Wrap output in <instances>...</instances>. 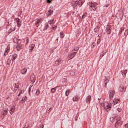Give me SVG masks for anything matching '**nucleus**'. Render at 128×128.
<instances>
[{
  "instance_id": "nucleus-1",
  "label": "nucleus",
  "mask_w": 128,
  "mask_h": 128,
  "mask_svg": "<svg viewBox=\"0 0 128 128\" xmlns=\"http://www.w3.org/2000/svg\"><path fill=\"white\" fill-rule=\"evenodd\" d=\"M88 6H89L90 10L92 12L96 10V6H98V4L96 2L92 3V2H90L88 3Z\"/></svg>"
},
{
  "instance_id": "nucleus-2",
  "label": "nucleus",
  "mask_w": 128,
  "mask_h": 128,
  "mask_svg": "<svg viewBox=\"0 0 128 128\" xmlns=\"http://www.w3.org/2000/svg\"><path fill=\"white\" fill-rule=\"evenodd\" d=\"M116 122L114 124V128H118L119 126H122V117L118 116L117 118H116Z\"/></svg>"
},
{
  "instance_id": "nucleus-3",
  "label": "nucleus",
  "mask_w": 128,
  "mask_h": 128,
  "mask_svg": "<svg viewBox=\"0 0 128 128\" xmlns=\"http://www.w3.org/2000/svg\"><path fill=\"white\" fill-rule=\"evenodd\" d=\"M78 4L79 6H82V0H79L78 1L76 2H72V6L74 8H76V6H78Z\"/></svg>"
},
{
  "instance_id": "nucleus-4",
  "label": "nucleus",
  "mask_w": 128,
  "mask_h": 128,
  "mask_svg": "<svg viewBox=\"0 0 128 128\" xmlns=\"http://www.w3.org/2000/svg\"><path fill=\"white\" fill-rule=\"evenodd\" d=\"M108 94L110 100H112L116 94V91H114V90H109Z\"/></svg>"
},
{
  "instance_id": "nucleus-5",
  "label": "nucleus",
  "mask_w": 128,
  "mask_h": 128,
  "mask_svg": "<svg viewBox=\"0 0 128 128\" xmlns=\"http://www.w3.org/2000/svg\"><path fill=\"white\" fill-rule=\"evenodd\" d=\"M106 32L107 34H110V32H112V26L110 25H107Z\"/></svg>"
},
{
  "instance_id": "nucleus-6",
  "label": "nucleus",
  "mask_w": 128,
  "mask_h": 128,
  "mask_svg": "<svg viewBox=\"0 0 128 128\" xmlns=\"http://www.w3.org/2000/svg\"><path fill=\"white\" fill-rule=\"evenodd\" d=\"M76 53L72 52V53H70L68 54V60H72V58H74V56H76Z\"/></svg>"
},
{
  "instance_id": "nucleus-7",
  "label": "nucleus",
  "mask_w": 128,
  "mask_h": 128,
  "mask_svg": "<svg viewBox=\"0 0 128 128\" xmlns=\"http://www.w3.org/2000/svg\"><path fill=\"white\" fill-rule=\"evenodd\" d=\"M42 22V18L37 19L35 22V26H36L38 28V26H40V24Z\"/></svg>"
},
{
  "instance_id": "nucleus-8",
  "label": "nucleus",
  "mask_w": 128,
  "mask_h": 128,
  "mask_svg": "<svg viewBox=\"0 0 128 128\" xmlns=\"http://www.w3.org/2000/svg\"><path fill=\"white\" fill-rule=\"evenodd\" d=\"M120 100L118 99H114V100L112 102L113 106L116 104H120Z\"/></svg>"
},
{
  "instance_id": "nucleus-9",
  "label": "nucleus",
  "mask_w": 128,
  "mask_h": 128,
  "mask_svg": "<svg viewBox=\"0 0 128 128\" xmlns=\"http://www.w3.org/2000/svg\"><path fill=\"white\" fill-rule=\"evenodd\" d=\"M53 12H54V10H52V9H50L46 13L47 16H52Z\"/></svg>"
},
{
  "instance_id": "nucleus-10",
  "label": "nucleus",
  "mask_w": 128,
  "mask_h": 128,
  "mask_svg": "<svg viewBox=\"0 0 128 128\" xmlns=\"http://www.w3.org/2000/svg\"><path fill=\"white\" fill-rule=\"evenodd\" d=\"M16 22H17L18 28H20L22 26V22L19 18L16 19Z\"/></svg>"
},
{
  "instance_id": "nucleus-11",
  "label": "nucleus",
  "mask_w": 128,
  "mask_h": 128,
  "mask_svg": "<svg viewBox=\"0 0 128 128\" xmlns=\"http://www.w3.org/2000/svg\"><path fill=\"white\" fill-rule=\"evenodd\" d=\"M10 46H8L7 48L5 50V52L4 53V56H7L8 54V52H10Z\"/></svg>"
},
{
  "instance_id": "nucleus-12",
  "label": "nucleus",
  "mask_w": 128,
  "mask_h": 128,
  "mask_svg": "<svg viewBox=\"0 0 128 128\" xmlns=\"http://www.w3.org/2000/svg\"><path fill=\"white\" fill-rule=\"evenodd\" d=\"M72 100L74 102H78L80 100V96H74L73 97Z\"/></svg>"
},
{
  "instance_id": "nucleus-13",
  "label": "nucleus",
  "mask_w": 128,
  "mask_h": 128,
  "mask_svg": "<svg viewBox=\"0 0 128 128\" xmlns=\"http://www.w3.org/2000/svg\"><path fill=\"white\" fill-rule=\"evenodd\" d=\"M119 90L122 92H126V88L122 86H120L119 88Z\"/></svg>"
},
{
  "instance_id": "nucleus-14",
  "label": "nucleus",
  "mask_w": 128,
  "mask_h": 128,
  "mask_svg": "<svg viewBox=\"0 0 128 128\" xmlns=\"http://www.w3.org/2000/svg\"><path fill=\"white\" fill-rule=\"evenodd\" d=\"M16 58H18V54H12L10 58H11L12 60H16Z\"/></svg>"
},
{
  "instance_id": "nucleus-15",
  "label": "nucleus",
  "mask_w": 128,
  "mask_h": 128,
  "mask_svg": "<svg viewBox=\"0 0 128 128\" xmlns=\"http://www.w3.org/2000/svg\"><path fill=\"white\" fill-rule=\"evenodd\" d=\"M104 110L106 112H109L110 110V106L109 104L104 106Z\"/></svg>"
},
{
  "instance_id": "nucleus-16",
  "label": "nucleus",
  "mask_w": 128,
  "mask_h": 128,
  "mask_svg": "<svg viewBox=\"0 0 128 128\" xmlns=\"http://www.w3.org/2000/svg\"><path fill=\"white\" fill-rule=\"evenodd\" d=\"M34 46H36V45L34 44H32L29 46V50H30L31 52L34 48Z\"/></svg>"
},
{
  "instance_id": "nucleus-17",
  "label": "nucleus",
  "mask_w": 128,
  "mask_h": 128,
  "mask_svg": "<svg viewBox=\"0 0 128 128\" xmlns=\"http://www.w3.org/2000/svg\"><path fill=\"white\" fill-rule=\"evenodd\" d=\"M78 50H80V48L78 47H75L72 50V52H74L76 54V52H78Z\"/></svg>"
},
{
  "instance_id": "nucleus-18",
  "label": "nucleus",
  "mask_w": 128,
  "mask_h": 128,
  "mask_svg": "<svg viewBox=\"0 0 128 128\" xmlns=\"http://www.w3.org/2000/svg\"><path fill=\"white\" fill-rule=\"evenodd\" d=\"M92 98V96H87L86 99V102L87 104H90V99Z\"/></svg>"
},
{
  "instance_id": "nucleus-19",
  "label": "nucleus",
  "mask_w": 128,
  "mask_h": 128,
  "mask_svg": "<svg viewBox=\"0 0 128 128\" xmlns=\"http://www.w3.org/2000/svg\"><path fill=\"white\" fill-rule=\"evenodd\" d=\"M26 72H28V69H26V68H24L22 70L21 73L22 74H26Z\"/></svg>"
},
{
  "instance_id": "nucleus-20",
  "label": "nucleus",
  "mask_w": 128,
  "mask_h": 128,
  "mask_svg": "<svg viewBox=\"0 0 128 128\" xmlns=\"http://www.w3.org/2000/svg\"><path fill=\"white\" fill-rule=\"evenodd\" d=\"M56 64H62V60H60V58H58L56 62H55Z\"/></svg>"
},
{
  "instance_id": "nucleus-21",
  "label": "nucleus",
  "mask_w": 128,
  "mask_h": 128,
  "mask_svg": "<svg viewBox=\"0 0 128 128\" xmlns=\"http://www.w3.org/2000/svg\"><path fill=\"white\" fill-rule=\"evenodd\" d=\"M56 88H58V86H56L51 89V92H52V94H54L56 92Z\"/></svg>"
},
{
  "instance_id": "nucleus-22",
  "label": "nucleus",
  "mask_w": 128,
  "mask_h": 128,
  "mask_svg": "<svg viewBox=\"0 0 128 128\" xmlns=\"http://www.w3.org/2000/svg\"><path fill=\"white\" fill-rule=\"evenodd\" d=\"M30 80L32 82H36V77L34 76H32L30 77Z\"/></svg>"
},
{
  "instance_id": "nucleus-23",
  "label": "nucleus",
  "mask_w": 128,
  "mask_h": 128,
  "mask_svg": "<svg viewBox=\"0 0 128 128\" xmlns=\"http://www.w3.org/2000/svg\"><path fill=\"white\" fill-rule=\"evenodd\" d=\"M14 108H10V114H14Z\"/></svg>"
},
{
  "instance_id": "nucleus-24",
  "label": "nucleus",
  "mask_w": 128,
  "mask_h": 128,
  "mask_svg": "<svg viewBox=\"0 0 128 128\" xmlns=\"http://www.w3.org/2000/svg\"><path fill=\"white\" fill-rule=\"evenodd\" d=\"M26 96H24L22 99L20 101L21 104H24V102H26Z\"/></svg>"
},
{
  "instance_id": "nucleus-25",
  "label": "nucleus",
  "mask_w": 128,
  "mask_h": 128,
  "mask_svg": "<svg viewBox=\"0 0 128 128\" xmlns=\"http://www.w3.org/2000/svg\"><path fill=\"white\" fill-rule=\"evenodd\" d=\"M2 116H6V114H8V110H4L2 112Z\"/></svg>"
},
{
  "instance_id": "nucleus-26",
  "label": "nucleus",
  "mask_w": 128,
  "mask_h": 128,
  "mask_svg": "<svg viewBox=\"0 0 128 128\" xmlns=\"http://www.w3.org/2000/svg\"><path fill=\"white\" fill-rule=\"evenodd\" d=\"M126 72H128V70H126L124 71V72H122V76H126Z\"/></svg>"
},
{
  "instance_id": "nucleus-27",
  "label": "nucleus",
  "mask_w": 128,
  "mask_h": 128,
  "mask_svg": "<svg viewBox=\"0 0 128 128\" xmlns=\"http://www.w3.org/2000/svg\"><path fill=\"white\" fill-rule=\"evenodd\" d=\"M124 28H120V32H119V34H122V32H124Z\"/></svg>"
},
{
  "instance_id": "nucleus-28",
  "label": "nucleus",
  "mask_w": 128,
  "mask_h": 128,
  "mask_svg": "<svg viewBox=\"0 0 128 128\" xmlns=\"http://www.w3.org/2000/svg\"><path fill=\"white\" fill-rule=\"evenodd\" d=\"M64 37V32H60V38H63Z\"/></svg>"
},
{
  "instance_id": "nucleus-29",
  "label": "nucleus",
  "mask_w": 128,
  "mask_h": 128,
  "mask_svg": "<svg viewBox=\"0 0 128 128\" xmlns=\"http://www.w3.org/2000/svg\"><path fill=\"white\" fill-rule=\"evenodd\" d=\"M66 96H68L70 94V90H66L65 93Z\"/></svg>"
},
{
  "instance_id": "nucleus-30",
  "label": "nucleus",
  "mask_w": 128,
  "mask_h": 128,
  "mask_svg": "<svg viewBox=\"0 0 128 128\" xmlns=\"http://www.w3.org/2000/svg\"><path fill=\"white\" fill-rule=\"evenodd\" d=\"M40 94V90H37L36 92V96H38Z\"/></svg>"
},
{
  "instance_id": "nucleus-31",
  "label": "nucleus",
  "mask_w": 128,
  "mask_h": 128,
  "mask_svg": "<svg viewBox=\"0 0 128 128\" xmlns=\"http://www.w3.org/2000/svg\"><path fill=\"white\" fill-rule=\"evenodd\" d=\"M86 16H88V13L84 12V14L82 16V18H86Z\"/></svg>"
},
{
  "instance_id": "nucleus-32",
  "label": "nucleus",
  "mask_w": 128,
  "mask_h": 128,
  "mask_svg": "<svg viewBox=\"0 0 128 128\" xmlns=\"http://www.w3.org/2000/svg\"><path fill=\"white\" fill-rule=\"evenodd\" d=\"M53 23H54V20H50V21L48 22V24H52Z\"/></svg>"
},
{
  "instance_id": "nucleus-33",
  "label": "nucleus",
  "mask_w": 128,
  "mask_h": 128,
  "mask_svg": "<svg viewBox=\"0 0 128 128\" xmlns=\"http://www.w3.org/2000/svg\"><path fill=\"white\" fill-rule=\"evenodd\" d=\"M108 80L106 79V80H105V86H106V84H108Z\"/></svg>"
},
{
  "instance_id": "nucleus-34",
  "label": "nucleus",
  "mask_w": 128,
  "mask_h": 128,
  "mask_svg": "<svg viewBox=\"0 0 128 128\" xmlns=\"http://www.w3.org/2000/svg\"><path fill=\"white\" fill-rule=\"evenodd\" d=\"M28 42H29V40L28 39H26V46H28Z\"/></svg>"
},
{
  "instance_id": "nucleus-35",
  "label": "nucleus",
  "mask_w": 128,
  "mask_h": 128,
  "mask_svg": "<svg viewBox=\"0 0 128 128\" xmlns=\"http://www.w3.org/2000/svg\"><path fill=\"white\" fill-rule=\"evenodd\" d=\"M52 0H47L46 2H48V4H52Z\"/></svg>"
},
{
  "instance_id": "nucleus-36",
  "label": "nucleus",
  "mask_w": 128,
  "mask_h": 128,
  "mask_svg": "<svg viewBox=\"0 0 128 128\" xmlns=\"http://www.w3.org/2000/svg\"><path fill=\"white\" fill-rule=\"evenodd\" d=\"M18 85L16 84H15V86H14V88H16L15 90H18Z\"/></svg>"
},
{
  "instance_id": "nucleus-37",
  "label": "nucleus",
  "mask_w": 128,
  "mask_h": 128,
  "mask_svg": "<svg viewBox=\"0 0 128 128\" xmlns=\"http://www.w3.org/2000/svg\"><path fill=\"white\" fill-rule=\"evenodd\" d=\"M52 29H53L54 30H56V26H52Z\"/></svg>"
},
{
  "instance_id": "nucleus-38",
  "label": "nucleus",
  "mask_w": 128,
  "mask_h": 128,
  "mask_svg": "<svg viewBox=\"0 0 128 128\" xmlns=\"http://www.w3.org/2000/svg\"><path fill=\"white\" fill-rule=\"evenodd\" d=\"M117 110H118V112H122V108H117Z\"/></svg>"
},
{
  "instance_id": "nucleus-39",
  "label": "nucleus",
  "mask_w": 128,
  "mask_h": 128,
  "mask_svg": "<svg viewBox=\"0 0 128 128\" xmlns=\"http://www.w3.org/2000/svg\"><path fill=\"white\" fill-rule=\"evenodd\" d=\"M100 44V39L98 40L97 42L98 44Z\"/></svg>"
},
{
  "instance_id": "nucleus-40",
  "label": "nucleus",
  "mask_w": 128,
  "mask_h": 128,
  "mask_svg": "<svg viewBox=\"0 0 128 128\" xmlns=\"http://www.w3.org/2000/svg\"><path fill=\"white\" fill-rule=\"evenodd\" d=\"M116 118L112 117L110 118V120L112 122V120H114Z\"/></svg>"
},
{
  "instance_id": "nucleus-41",
  "label": "nucleus",
  "mask_w": 128,
  "mask_h": 128,
  "mask_svg": "<svg viewBox=\"0 0 128 128\" xmlns=\"http://www.w3.org/2000/svg\"><path fill=\"white\" fill-rule=\"evenodd\" d=\"M48 24H46V27H45V28L46 30H47L48 29Z\"/></svg>"
},
{
  "instance_id": "nucleus-42",
  "label": "nucleus",
  "mask_w": 128,
  "mask_h": 128,
  "mask_svg": "<svg viewBox=\"0 0 128 128\" xmlns=\"http://www.w3.org/2000/svg\"><path fill=\"white\" fill-rule=\"evenodd\" d=\"M22 91H20V93H19V94H18V96H20V94H22Z\"/></svg>"
},
{
  "instance_id": "nucleus-43",
  "label": "nucleus",
  "mask_w": 128,
  "mask_h": 128,
  "mask_svg": "<svg viewBox=\"0 0 128 128\" xmlns=\"http://www.w3.org/2000/svg\"><path fill=\"white\" fill-rule=\"evenodd\" d=\"M124 126L126 128H128V124H126Z\"/></svg>"
},
{
  "instance_id": "nucleus-44",
  "label": "nucleus",
  "mask_w": 128,
  "mask_h": 128,
  "mask_svg": "<svg viewBox=\"0 0 128 128\" xmlns=\"http://www.w3.org/2000/svg\"><path fill=\"white\" fill-rule=\"evenodd\" d=\"M74 118H75V120H78V117L77 116H76Z\"/></svg>"
},
{
  "instance_id": "nucleus-45",
  "label": "nucleus",
  "mask_w": 128,
  "mask_h": 128,
  "mask_svg": "<svg viewBox=\"0 0 128 128\" xmlns=\"http://www.w3.org/2000/svg\"><path fill=\"white\" fill-rule=\"evenodd\" d=\"M28 92H29V94L30 92V88H29Z\"/></svg>"
},
{
  "instance_id": "nucleus-46",
  "label": "nucleus",
  "mask_w": 128,
  "mask_h": 128,
  "mask_svg": "<svg viewBox=\"0 0 128 128\" xmlns=\"http://www.w3.org/2000/svg\"><path fill=\"white\" fill-rule=\"evenodd\" d=\"M38 128H44V126H40Z\"/></svg>"
},
{
  "instance_id": "nucleus-47",
  "label": "nucleus",
  "mask_w": 128,
  "mask_h": 128,
  "mask_svg": "<svg viewBox=\"0 0 128 128\" xmlns=\"http://www.w3.org/2000/svg\"><path fill=\"white\" fill-rule=\"evenodd\" d=\"M126 36H128V32H127V34H126Z\"/></svg>"
},
{
  "instance_id": "nucleus-48",
  "label": "nucleus",
  "mask_w": 128,
  "mask_h": 128,
  "mask_svg": "<svg viewBox=\"0 0 128 128\" xmlns=\"http://www.w3.org/2000/svg\"><path fill=\"white\" fill-rule=\"evenodd\" d=\"M126 31L128 32V30H126Z\"/></svg>"
},
{
  "instance_id": "nucleus-49",
  "label": "nucleus",
  "mask_w": 128,
  "mask_h": 128,
  "mask_svg": "<svg viewBox=\"0 0 128 128\" xmlns=\"http://www.w3.org/2000/svg\"><path fill=\"white\" fill-rule=\"evenodd\" d=\"M102 56H104V54H102Z\"/></svg>"
},
{
  "instance_id": "nucleus-50",
  "label": "nucleus",
  "mask_w": 128,
  "mask_h": 128,
  "mask_svg": "<svg viewBox=\"0 0 128 128\" xmlns=\"http://www.w3.org/2000/svg\"><path fill=\"white\" fill-rule=\"evenodd\" d=\"M102 56H104V54H102Z\"/></svg>"
},
{
  "instance_id": "nucleus-51",
  "label": "nucleus",
  "mask_w": 128,
  "mask_h": 128,
  "mask_svg": "<svg viewBox=\"0 0 128 128\" xmlns=\"http://www.w3.org/2000/svg\"><path fill=\"white\" fill-rule=\"evenodd\" d=\"M106 8H108V6H106Z\"/></svg>"
}]
</instances>
